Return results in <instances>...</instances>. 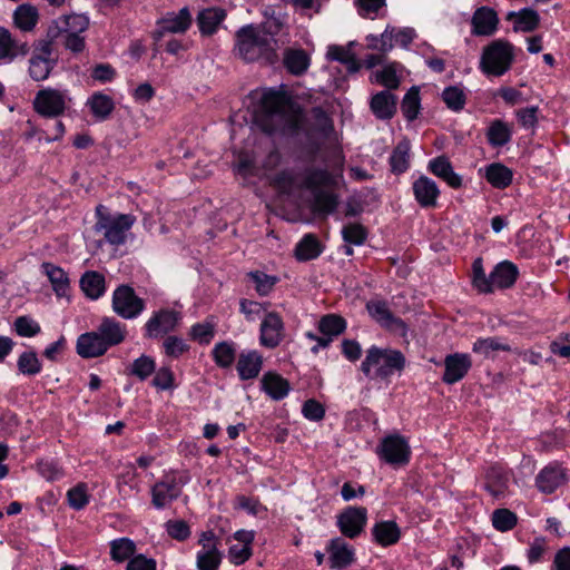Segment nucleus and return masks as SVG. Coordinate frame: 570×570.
Here are the masks:
<instances>
[{
  "instance_id": "f257e3e1",
  "label": "nucleus",
  "mask_w": 570,
  "mask_h": 570,
  "mask_svg": "<svg viewBox=\"0 0 570 570\" xmlns=\"http://www.w3.org/2000/svg\"><path fill=\"white\" fill-rule=\"evenodd\" d=\"M255 124L265 132L294 129L297 119L289 99L278 91H266L254 115Z\"/></svg>"
},
{
  "instance_id": "f03ea898",
  "label": "nucleus",
  "mask_w": 570,
  "mask_h": 570,
  "mask_svg": "<svg viewBox=\"0 0 570 570\" xmlns=\"http://www.w3.org/2000/svg\"><path fill=\"white\" fill-rule=\"evenodd\" d=\"M278 41L262 33L255 24H246L235 33V55L246 62L263 60L274 63L278 60Z\"/></svg>"
},
{
  "instance_id": "7ed1b4c3",
  "label": "nucleus",
  "mask_w": 570,
  "mask_h": 570,
  "mask_svg": "<svg viewBox=\"0 0 570 570\" xmlns=\"http://www.w3.org/2000/svg\"><path fill=\"white\" fill-rule=\"evenodd\" d=\"M405 364V356L401 351L372 346L366 351L361 371L371 380H387L395 372L403 371Z\"/></svg>"
},
{
  "instance_id": "20e7f679",
  "label": "nucleus",
  "mask_w": 570,
  "mask_h": 570,
  "mask_svg": "<svg viewBox=\"0 0 570 570\" xmlns=\"http://www.w3.org/2000/svg\"><path fill=\"white\" fill-rule=\"evenodd\" d=\"M96 214L98 218L95 225L96 230L102 232L105 239L111 245L124 244L136 217L130 214L110 215L104 205L97 206Z\"/></svg>"
},
{
  "instance_id": "39448f33",
  "label": "nucleus",
  "mask_w": 570,
  "mask_h": 570,
  "mask_svg": "<svg viewBox=\"0 0 570 570\" xmlns=\"http://www.w3.org/2000/svg\"><path fill=\"white\" fill-rule=\"evenodd\" d=\"M512 60V46L503 40H494L484 48L480 65L484 73L500 77L510 69Z\"/></svg>"
},
{
  "instance_id": "423d86ee",
  "label": "nucleus",
  "mask_w": 570,
  "mask_h": 570,
  "mask_svg": "<svg viewBox=\"0 0 570 570\" xmlns=\"http://www.w3.org/2000/svg\"><path fill=\"white\" fill-rule=\"evenodd\" d=\"M376 453L391 465H405L410 461L411 449L404 436L392 434L381 441Z\"/></svg>"
},
{
  "instance_id": "0eeeda50",
  "label": "nucleus",
  "mask_w": 570,
  "mask_h": 570,
  "mask_svg": "<svg viewBox=\"0 0 570 570\" xmlns=\"http://www.w3.org/2000/svg\"><path fill=\"white\" fill-rule=\"evenodd\" d=\"M144 307V301L135 294L130 286L120 285L114 292L112 309L122 318H135L142 312Z\"/></svg>"
},
{
  "instance_id": "6e6552de",
  "label": "nucleus",
  "mask_w": 570,
  "mask_h": 570,
  "mask_svg": "<svg viewBox=\"0 0 570 570\" xmlns=\"http://www.w3.org/2000/svg\"><path fill=\"white\" fill-rule=\"evenodd\" d=\"M33 105L38 114L57 117L66 109V96L56 89H42L37 94Z\"/></svg>"
},
{
  "instance_id": "1a4fd4ad",
  "label": "nucleus",
  "mask_w": 570,
  "mask_h": 570,
  "mask_svg": "<svg viewBox=\"0 0 570 570\" xmlns=\"http://www.w3.org/2000/svg\"><path fill=\"white\" fill-rule=\"evenodd\" d=\"M89 20L82 14H70L59 18L48 29V37L51 40L59 39L60 36L81 35L88 29Z\"/></svg>"
},
{
  "instance_id": "9d476101",
  "label": "nucleus",
  "mask_w": 570,
  "mask_h": 570,
  "mask_svg": "<svg viewBox=\"0 0 570 570\" xmlns=\"http://www.w3.org/2000/svg\"><path fill=\"white\" fill-rule=\"evenodd\" d=\"M370 315L383 327L404 335L406 326L404 322L394 316L387 304L383 301H371L366 304Z\"/></svg>"
},
{
  "instance_id": "9b49d317",
  "label": "nucleus",
  "mask_w": 570,
  "mask_h": 570,
  "mask_svg": "<svg viewBox=\"0 0 570 570\" xmlns=\"http://www.w3.org/2000/svg\"><path fill=\"white\" fill-rule=\"evenodd\" d=\"M180 320L179 313L161 309L146 323V336L157 338L175 330Z\"/></svg>"
},
{
  "instance_id": "f8f14e48",
  "label": "nucleus",
  "mask_w": 570,
  "mask_h": 570,
  "mask_svg": "<svg viewBox=\"0 0 570 570\" xmlns=\"http://www.w3.org/2000/svg\"><path fill=\"white\" fill-rule=\"evenodd\" d=\"M284 337V324L281 316L275 312L264 314L261 324V344L274 348Z\"/></svg>"
},
{
  "instance_id": "ddd939ff",
  "label": "nucleus",
  "mask_w": 570,
  "mask_h": 570,
  "mask_svg": "<svg viewBox=\"0 0 570 570\" xmlns=\"http://www.w3.org/2000/svg\"><path fill=\"white\" fill-rule=\"evenodd\" d=\"M202 550L197 553L198 570H216L222 561L215 535L212 531L204 532L199 540Z\"/></svg>"
},
{
  "instance_id": "4468645a",
  "label": "nucleus",
  "mask_w": 570,
  "mask_h": 570,
  "mask_svg": "<svg viewBox=\"0 0 570 570\" xmlns=\"http://www.w3.org/2000/svg\"><path fill=\"white\" fill-rule=\"evenodd\" d=\"M366 523L365 508H348L338 517L337 524L341 532L353 539L357 537Z\"/></svg>"
},
{
  "instance_id": "2eb2a0df",
  "label": "nucleus",
  "mask_w": 570,
  "mask_h": 570,
  "mask_svg": "<svg viewBox=\"0 0 570 570\" xmlns=\"http://www.w3.org/2000/svg\"><path fill=\"white\" fill-rule=\"evenodd\" d=\"M472 362L468 354L455 353L448 355L444 360L445 371L443 381L448 384H454L462 380L471 368Z\"/></svg>"
},
{
  "instance_id": "dca6fc26",
  "label": "nucleus",
  "mask_w": 570,
  "mask_h": 570,
  "mask_svg": "<svg viewBox=\"0 0 570 570\" xmlns=\"http://www.w3.org/2000/svg\"><path fill=\"white\" fill-rule=\"evenodd\" d=\"M181 493V485L176 478H166L157 482L151 490L153 504L157 509L165 508L171 501L176 500Z\"/></svg>"
},
{
  "instance_id": "f3484780",
  "label": "nucleus",
  "mask_w": 570,
  "mask_h": 570,
  "mask_svg": "<svg viewBox=\"0 0 570 570\" xmlns=\"http://www.w3.org/2000/svg\"><path fill=\"white\" fill-rule=\"evenodd\" d=\"M518 276L519 271L517 265L509 261L499 263L489 275L491 293L494 288H510L515 283Z\"/></svg>"
},
{
  "instance_id": "a211bd4d",
  "label": "nucleus",
  "mask_w": 570,
  "mask_h": 570,
  "mask_svg": "<svg viewBox=\"0 0 570 570\" xmlns=\"http://www.w3.org/2000/svg\"><path fill=\"white\" fill-rule=\"evenodd\" d=\"M97 331L107 348L122 343L127 336L126 325L114 317H102Z\"/></svg>"
},
{
  "instance_id": "6ab92c4d",
  "label": "nucleus",
  "mask_w": 570,
  "mask_h": 570,
  "mask_svg": "<svg viewBox=\"0 0 570 570\" xmlns=\"http://www.w3.org/2000/svg\"><path fill=\"white\" fill-rule=\"evenodd\" d=\"M77 353L83 358H94L104 355L108 348L98 331L81 334L77 340Z\"/></svg>"
},
{
  "instance_id": "aec40b11",
  "label": "nucleus",
  "mask_w": 570,
  "mask_h": 570,
  "mask_svg": "<svg viewBox=\"0 0 570 570\" xmlns=\"http://www.w3.org/2000/svg\"><path fill=\"white\" fill-rule=\"evenodd\" d=\"M413 194L416 202L424 208L436 206L440 190L431 178L421 176L413 183Z\"/></svg>"
},
{
  "instance_id": "412c9836",
  "label": "nucleus",
  "mask_w": 570,
  "mask_h": 570,
  "mask_svg": "<svg viewBox=\"0 0 570 570\" xmlns=\"http://www.w3.org/2000/svg\"><path fill=\"white\" fill-rule=\"evenodd\" d=\"M509 473L499 465L491 466L485 474V489L494 498L504 497L509 489Z\"/></svg>"
},
{
  "instance_id": "4be33fe9",
  "label": "nucleus",
  "mask_w": 570,
  "mask_h": 570,
  "mask_svg": "<svg viewBox=\"0 0 570 570\" xmlns=\"http://www.w3.org/2000/svg\"><path fill=\"white\" fill-rule=\"evenodd\" d=\"M191 23V16L187 8L180 9L177 13H168L159 22L160 30L158 37H161L165 32L184 33Z\"/></svg>"
},
{
  "instance_id": "5701e85b",
  "label": "nucleus",
  "mask_w": 570,
  "mask_h": 570,
  "mask_svg": "<svg viewBox=\"0 0 570 570\" xmlns=\"http://www.w3.org/2000/svg\"><path fill=\"white\" fill-rule=\"evenodd\" d=\"M226 18V11L218 7H212L202 10L197 14V24L203 36L214 35L218 26Z\"/></svg>"
},
{
  "instance_id": "b1692460",
  "label": "nucleus",
  "mask_w": 570,
  "mask_h": 570,
  "mask_svg": "<svg viewBox=\"0 0 570 570\" xmlns=\"http://www.w3.org/2000/svg\"><path fill=\"white\" fill-rule=\"evenodd\" d=\"M29 52L27 42L14 40L6 28L0 27V60L12 61L18 56H26Z\"/></svg>"
},
{
  "instance_id": "393cba45",
  "label": "nucleus",
  "mask_w": 570,
  "mask_h": 570,
  "mask_svg": "<svg viewBox=\"0 0 570 570\" xmlns=\"http://www.w3.org/2000/svg\"><path fill=\"white\" fill-rule=\"evenodd\" d=\"M371 110L380 119H390L396 111V97L390 90H383L371 99Z\"/></svg>"
},
{
  "instance_id": "a878e982",
  "label": "nucleus",
  "mask_w": 570,
  "mask_h": 570,
  "mask_svg": "<svg viewBox=\"0 0 570 570\" xmlns=\"http://www.w3.org/2000/svg\"><path fill=\"white\" fill-rule=\"evenodd\" d=\"M473 31L479 36L492 35L498 24V17L494 10L482 7L478 9L472 18Z\"/></svg>"
},
{
  "instance_id": "bb28decb",
  "label": "nucleus",
  "mask_w": 570,
  "mask_h": 570,
  "mask_svg": "<svg viewBox=\"0 0 570 570\" xmlns=\"http://www.w3.org/2000/svg\"><path fill=\"white\" fill-rule=\"evenodd\" d=\"M429 169L439 178L446 181L452 188L462 185L461 177L453 171L450 160L445 156H439L429 163Z\"/></svg>"
},
{
  "instance_id": "cd10ccee",
  "label": "nucleus",
  "mask_w": 570,
  "mask_h": 570,
  "mask_svg": "<svg viewBox=\"0 0 570 570\" xmlns=\"http://www.w3.org/2000/svg\"><path fill=\"white\" fill-rule=\"evenodd\" d=\"M564 480V472L560 466H546L537 476V485L541 492L552 493Z\"/></svg>"
},
{
  "instance_id": "c85d7f7f",
  "label": "nucleus",
  "mask_w": 570,
  "mask_h": 570,
  "mask_svg": "<svg viewBox=\"0 0 570 570\" xmlns=\"http://www.w3.org/2000/svg\"><path fill=\"white\" fill-rule=\"evenodd\" d=\"M262 356L256 351L242 353L237 362V371L242 380H250L258 375L262 368Z\"/></svg>"
},
{
  "instance_id": "c756f323",
  "label": "nucleus",
  "mask_w": 570,
  "mask_h": 570,
  "mask_svg": "<svg viewBox=\"0 0 570 570\" xmlns=\"http://www.w3.org/2000/svg\"><path fill=\"white\" fill-rule=\"evenodd\" d=\"M328 551L332 568L342 569L354 560L353 550L341 538L331 540Z\"/></svg>"
},
{
  "instance_id": "7c9ffc66",
  "label": "nucleus",
  "mask_w": 570,
  "mask_h": 570,
  "mask_svg": "<svg viewBox=\"0 0 570 570\" xmlns=\"http://www.w3.org/2000/svg\"><path fill=\"white\" fill-rule=\"evenodd\" d=\"M374 540L383 546H391L399 541L401 532L394 521H382L372 529Z\"/></svg>"
},
{
  "instance_id": "2f4dec72",
  "label": "nucleus",
  "mask_w": 570,
  "mask_h": 570,
  "mask_svg": "<svg viewBox=\"0 0 570 570\" xmlns=\"http://www.w3.org/2000/svg\"><path fill=\"white\" fill-rule=\"evenodd\" d=\"M264 391L274 400H281L288 394V382L276 373H266L262 379Z\"/></svg>"
},
{
  "instance_id": "473e14b6",
  "label": "nucleus",
  "mask_w": 570,
  "mask_h": 570,
  "mask_svg": "<svg viewBox=\"0 0 570 570\" xmlns=\"http://www.w3.org/2000/svg\"><path fill=\"white\" fill-rule=\"evenodd\" d=\"M334 183L333 176L326 169L308 168L301 187L309 189L313 194L321 190V187L330 186Z\"/></svg>"
},
{
  "instance_id": "72a5a7b5",
  "label": "nucleus",
  "mask_w": 570,
  "mask_h": 570,
  "mask_svg": "<svg viewBox=\"0 0 570 570\" xmlns=\"http://www.w3.org/2000/svg\"><path fill=\"white\" fill-rule=\"evenodd\" d=\"M41 269L48 276L56 294L65 296L69 287V279L65 271L47 262L41 265Z\"/></svg>"
},
{
  "instance_id": "f704fd0d",
  "label": "nucleus",
  "mask_w": 570,
  "mask_h": 570,
  "mask_svg": "<svg viewBox=\"0 0 570 570\" xmlns=\"http://www.w3.org/2000/svg\"><path fill=\"white\" fill-rule=\"evenodd\" d=\"M92 115L98 120H106L115 109V104L111 97L102 92H95L87 101Z\"/></svg>"
},
{
  "instance_id": "c9c22d12",
  "label": "nucleus",
  "mask_w": 570,
  "mask_h": 570,
  "mask_svg": "<svg viewBox=\"0 0 570 570\" xmlns=\"http://www.w3.org/2000/svg\"><path fill=\"white\" fill-rule=\"evenodd\" d=\"M283 61L286 69L296 76L304 73L309 66V58L302 49H286Z\"/></svg>"
},
{
  "instance_id": "e433bc0d",
  "label": "nucleus",
  "mask_w": 570,
  "mask_h": 570,
  "mask_svg": "<svg viewBox=\"0 0 570 570\" xmlns=\"http://www.w3.org/2000/svg\"><path fill=\"white\" fill-rule=\"evenodd\" d=\"M80 286L88 297L97 299L105 292V278L98 272H86L80 279Z\"/></svg>"
},
{
  "instance_id": "4c0bfd02",
  "label": "nucleus",
  "mask_w": 570,
  "mask_h": 570,
  "mask_svg": "<svg viewBox=\"0 0 570 570\" xmlns=\"http://www.w3.org/2000/svg\"><path fill=\"white\" fill-rule=\"evenodd\" d=\"M487 180L495 188L503 189L512 181V171L500 163L491 164L485 169Z\"/></svg>"
},
{
  "instance_id": "58836bf2",
  "label": "nucleus",
  "mask_w": 570,
  "mask_h": 570,
  "mask_svg": "<svg viewBox=\"0 0 570 570\" xmlns=\"http://www.w3.org/2000/svg\"><path fill=\"white\" fill-rule=\"evenodd\" d=\"M353 42H351L347 47L331 46L327 50V57L332 60L344 63L350 72H356L360 69V63L351 50Z\"/></svg>"
},
{
  "instance_id": "ea45409f",
  "label": "nucleus",
  "mask_w": 570,
  "mask_h": 570,
  "mask_svg": "<svg viewBox=\"0 0 570 570\" xmlns=\"http://www.w3.org/2000/svg\"><path fill=\"white\" fill-rule=\"evenodd\" d=\"M410 149L411 146L407 139H402L396 145L390 157V165L393 173L401 174L409 168Z\"/></svg>"
},
{
  "instance_id": "a19ab883",
  "label": "nucleus",
  "mask_w": 570,
  "mask_h": 570,
  "mask_svg": "<svg viewBox=\"0 0 570 570\" xmlns=\"http://www.w3.org/2000/svg\"><path fill=\"white\" fill-rule=\"evenodd\" d=\"M488 141L493 147H501L511 139L510 127L500 119L491 122L487 131Z\"/></svg>"
},
{
  "instance_id": "79ce46f5",
  "label": "nucleus",
  "mask_w": 570,
  "mask_h": 570,
  "mask_svg": "<svg viewBox=\"0 0 570 570\" xmlns=\"http://www.w3.org/2000/svg\"><path fill=\"white\" fill-rule=\"evenodd\" d=\"M509 20L515 18L517 24L514 30H521L523 32H530L534 30L539 24V14L532 9H522L520 12H509Z\"/></svg>"
},
{
  "instance_id": "37998d69",
  "label": "nucleus",
  "mask_w": 570,
  "mask_h": 570,
  "mask_svg": "<svg viewBox=\"0 0 570 570\" xmlns=\"http://www.w3.org/2000/svg\"><path fill=\"white\" fill-rule=\"evenodd\" d=\"M321 254L320 243L315 236L305 235L296 245L295 256L298 261H309Z\"/></svg>"
},
{
  "instance_id": "c03bdc74",
  "label": "nucleus",
  "mask_w": 570,
  "mask_h": 570,
  "mask_svg": "<svg viewBox=\"0 0 570 570\" xmlns=\"http://www.w3.org/2000/svg\"><path fill=\"white\" fill-rule=\"evenodd\" d=\"M55 63L53 59L32 56L29 60V75L35 81H42L48 78Z\"/></svg>"
},
{
  "instance_id": "a18cd8bd",
  "label": "nucleus",
  "mask_w": 570,
  "mask_h": 570,
  "mask_svg": "<svg viewBox=\"0 0 570 570\" xmlns=\"http://www.w3.org/2000/svg\"><path fill=\"white\" fill-rule=\"evenodd\" d=\"M135 551V542L127 538L117 539L110 543L111 558L118 562H122L132 557Z\"/></svg>"
},
{
  "instance_id": "49530a36",
  "label": "nucleus",
  "mask_w": 570,
  "mask_h": 570,
  "mask_svg": "<svg viewBox=\"0 0 570 570\" xmlns=\"http://www.w3.org/2000/svg\"><path fill=\"white\" fill-rule=\"evenodd\" d=\"M213 356L218 366L229 367L236 356L234 344L229 342L217 343L213 350Z\"/></svg>"
},
{
  "instance_id": "de8ad7c7",
  "label": "nucleus",
  "mask_w": 570,
  "mask_h": 570,
  "mask_svg": "<svg viewBox=\"0 0 570 570\" xmlns=\"http://www.w3.org/2000/svg\"><path fill=\"white\" fill-rule=\"evenodd\" d=\"M38 13L35 8L22 4L14 12V23L23 31H30L37 23Z\"/></svg>"
},
{
  "instance_id": "09e8293b",
  "label": "nucleus",
  "mask_w": 570,
  "mask_h": 570,
  "mask_svg": "<svg viewBox=\"0 0 570 570\" xmlns=\"http://www.w3.org/2000/svg\"><path fill=\"white\" fill-rule=\"evenodd\" d=\"M474 353L489 357L492 352L510 351V346L497 337L479 338L472 347Z\"/></svg>"
},
{
  "instance_id": "8fccbe9b",
  "label": "nucleus",
  "mask_w": 570,
  "mask_h": 570,
  "mask_svg": "<svg viewBox=\"0 0 570 570\" xmlns=\"http://www.w3.org/2000/svg\"><path fill=\"white\" fill-rule=\"evenodd\" d=\"M337 206V197L328 191L317 190L314 193V210L318 214H331Z\"/></svg>"
},
{
  "instance_id": "3c124183",
  "label": "nucleus",
  "mask_w": 570,
  "mask_h": 570,
  "mask_svg": "<svg viewBox=\"0 0 570 570\" xmlns=\"http://www.w3.org/2000/svg\"><path fill=\"white\" fill-rule=\"evenodd\" d=\"M403 115L407 120H414L420 110V95L416 87H412L404 96L401 105Z\"/></svg>"
},
{
  "instance_id": "603ef678",
  "label": "nucleus",
  "mask_w": 570,
  "mask_h": 570,
  "mask_svg": "<svg viewBox=\"0 0 570 570\" xmlns=\"http://www.w3.org/2000/svg\"><path fill=\"white\" fill-rule=\"evenodd\" d=\"M345 320L338 315L330 314L321 318L318 330L324 335L336 336L345 330Z\"/></svg>"
},
{
  "instance_id": "864d4df0",
  "label": "nucleus",
  "mask_w": 570,
  "mask_h": 570,
  "mask_svg": "<svg viewBox=\"0 0 570 570\" xmlns=\"http://www.w3.org/2000/svg\"><path fill=\"white\" fill-rule=\"evenodd\" d=\"M216 324L213 321L197 323L191 326L189 336L199 344H209L215 335Z\"/></svg>"
},
{
  "instance_id": "5fc2aeb1",
  "label": "nucleus",
  "mask_w": 570,
  "mask_h": 570,
  "mask_svg": "<svg viewBox=\"0 0 570 570\" xmlns=\"http://www.w3.org/2000/svg\"><path fill=\"white\" fill-rule=\"evenodd\" d=\"M248 277L255 284V289L261 296L268 295L277 282L275 276L267 275L259 271L248 273Z\"/></svg>"
},
{
  "instance_id": "6e6d98bb",
  "label": "nucleus",
  "mask_w": 570,
  "mask_h": 570,
  "mask_svg": "<svg viewBox=\"0 0 570 570\" xmlns=\"http://www.w3.org/2000/svg\"><path fill=\"white\" fill-rule=\"evenodd\" d=\"M18 368L24 375H36L41 371V363L35 352H24L18 358Z\"/></svg>"
},
{
  "instance_id": "4d7b16f0",
  "label": "nucleus",
  "mask_w": 570,
  "mask_h": 570,
  "mask_svg": "<svg viewBox=\"0 0 570 570\" xmlns=\"http://www.w3.org/2000/svg\"><path fill=\"white\" fill-rule=\"evenodd\" d=\"M442 98L445 105L454 111H459L464 108L465 95L459 87L451 86L445 88L442 92Z\"/></svg>"
},
{
  "instance_id": "13d9d810",
  "label": "nucleus",
  "mask_w": 570,
  "mask_h": 570,
  "mask_svg": "<svg viewBox=\"0 0 570 570\" xmlns=\"http://www.w3.org/2000/svg\"><path fill=\"white\" fill-rule=\"evenodd\" d=\"M155 361L147 355H141L131 364L130 374L144 381L155 372Z\"/></svg>"
},
{
  "instance_id": "bf43d9fd",
  "label": "nucleus",
  "mask_w": 570,
  "mask_h": 570,
  "mask_svg": "<svg viewBox=\"0 0 570 570\" xmlns=\"http://www.w3.org/2000/svg\"><path fill=\"white\" fill-rule=\"evenodd\" d=\"M492 524L499 531L511 530L517 524V515L508 509H498L492 514Z\"/></svg>"
},
{
  "instance_id": "052dcab7",
  "label": "nucleus",
  "mask_w": 570,
  "mask_h": 570,
  "mask_svg": "<svg viewBox=\"0 0 570 570\" xmlns=\"http://www.w3.org/2000/svg\"><path fill=\"white\" fill-rule=\"evenodd\" d=\"M366 235V229L357 223H350L342 229L343 239L351 245H362Z\"/></svg>"
},
{
  "instance_id": "680f3d73",
  "label": "nucleus",
  "mask_w": 570,
  "mask_h": 570,
  "mask_svg": "<svg viewBox=\"0 0 570 570\" xmlns=\"http://www.w3.org/2000/svg\"><path fill=\"white\" fill-rule=\"evenodd\" d=\"M472 284L473 286L480 292V293H491V288L489 285V276L485 275L483 265H482V258L474 259L472 264Z\"/></svg>"
},
{
  "instance_id": "e2e57ef3",
  "label": "nucleus",
  "mask_w": 570,
  "mask_h": 570,
  "mask_svg": "<svg viewBox=\"0 0 570 570\" xmlns=\"http://www.w3.org/2000/svg\"><path fill=\"white\" fill-rule=\"evenodd\" d=\"M69 505L75 510L83 509L89 502L87 487L85 483H79L67 492Z\"/></svg>"
},
{
  "instance_id": "0e129e2a",
  "label": "nucleus",
  "mask_w": 570,
  "mask_h": 570,
  "mask_svg": "<svg viewBox=\"0 0 570 570\" xmlns=\"http://www.w3.org/2000/svg\"><path fill=\"white\" fill-rule=\"evenodd\" d=\"M360 16L363 18H375L379 11L385 6V0H354Z\"/></svg>"
},
{
  "instance_id": "69168bd1",
  "label": "nucleus",
  "mask_w": 570,
  "mask_h": 570,
  "mask_svg": "<svg viewBox=\"0 0 570 570\" xmlns=\"http://www.w3.org/2000/svg\"><path fill=\"white\" fill-rule=\"evenodd\" d=\"M376 81L387 89H396L400 86V79L393 65L384 67L375 73Z\"/></svg>"
},
{
  "instance_id": "338daca9",
  "label": "nucleus",
  "mask_w": 570,
  "mask_h": 570,
  "mask_svg": "<svg viewBox=\"0 0 570 570\" xmlns=\"http://www.w3.org/2000/svg\"><path fill=\"white\" fill-rule=\"evenodd\" d=\"M14 328L20 336L24 337H32L40 332L39 324L28 316H19L14 322Z\"/></svg>"
},
{
  "instance_id": "774afa93",
  "label": "nucleus",
  "mask_w": 570,
  "mask_h": 570,
  "mask_svg": "<svg viewBox=\"0 0 570 570\" xmlns=\"http://www.w3.org/2000/svg\"><path fill=\"white\" fill-rule=\"evenodd\" d=\"M239 307L240 312L245 315L248 322H255L265 312L264 305L262 303L245 298L239 302Z\"/></svg>"
}]
</instances>
